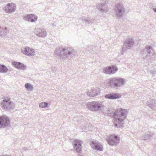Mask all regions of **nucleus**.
I'll use <instances>...</instances> for the list:
<instances>
[{"instance_id": "obj_1", "label": "nucleus", "mask_w": 156, "mask_h": 156, "mask_svg": "<svg viewBox=\"0 0 156 156\" xmlns=\"http://www.w3.org/2000/svg\"><path fill=\"white\" fill-rule=\"evenodd\" d=\"M126 111V109L122 108H118L115 111L114 109H109L107 112V114L109 116L115 118L116 122L121 123L122 125H120L121 126L123 125V119L127 116Z\"/></svg>"}, {"instance_id": "obj_2", "label": "nucleus", "mask_w": 156, "mask_h": 156, "mask_svg": "<svg viewBox=\"0 0 156 156\" xmlns=\"http://www.w3.org/2000/svg\"><path fill=\"white\" fill-rule=\"evenodd\" d=\"M55 55L59 56L63 61L70 59L74 54V50L71 48L60 47L55 52Z\"/></svg>"}, {"instance_id": "obj_3", "label": "nucleus", "mask_w": 156, "mask_h": 156, "mask_svg": "<svg viewBox=\"0 0 156 156\" xmlns=\"http://www.w3.org/2000/svg\"><path fill=\"white\" fill-rule=\"evenodd\" d=\"M125 83V79L123 78L113 77L109 80L108 83L111 87L118 89L122 86H123Z\"/></svg>"}, {"instance_id": "obj_4", "label": "nucleus", "mask_w": 156, "mask_h": 156, "mask_svg": "<svg viewBox=\"0 0 156 156\" xmlns=\"http://www.w3.org/2000/svg\"><path fill=\"white\" fill-rule=\"evenodd\" d=\"M115 12L117 18L119 19L122 18L125 13V9L122 3H119L115 4Z\"/></svg>"}, {"instance_id": "obj_5", "label": "nucleus", "mask_w": 156, "mask_h": 156, "mask_svg": "<svg viewBox=\"0 0 156 156\" xmlns=\"http://www.w3.org/2000/svg\"><path fill=\"white\" fill-rule=\"evenodd\" d=\"M87 108L93 111H97L101 110L102 105L101 102L91 101L88 103L87 105Z\"/></svg>"}, {"instance_id": "obj_6", "label": "nucleus", "mask_w": 156, "mask_h": 156, "mask_svg": "<svg viewBox=\"0 0 156 156\" xmlns=\"http://www.w3.org/2000/svg\"><path fill=\"white\" fill-rule=\"evenodd\" d=\"M2 99L3 100L1 103L2 108L7 110L13 108V102L9 101L10 98L9 97H4Z\"/></svg>"}, {"instance_id": "obj_7", "label": "nucleus", "mask_w": 156, "mask_h": 156, "mask_svg": "<svg viewBox=\"0 0 156 156\" xmlns=\"http://www.w3.org/2000/svg\"><path fill=\"white\" fill-rule=\"evenodd\" d=\"M108 144L112 146L116 145L119 142V138L115 135H110L107 139Z\"/></svg>"}, {"instance_id": "obj_8", "label": "nucleus", "mask_w": 156, "mask_h": 156, "mask_svg": "<svg viewBox=\"0 0 156 156\" xmlns=\"http://www.w3.org/2000/svg\"><path fill=\"white\" fill-rule=\"evenodd\" d=\"M134 44L133 40L132 38H129L126 40L124 42V45L122 50L123 52L126 51V49H129L133 46Z\"/></svg>"}, {"instance_id": "obj_9", "label": "nucleus", "mask_w": 156, "mask_h": 156, "mask_svg": "<svg viewBox=\"0 0 156 156\" xmlns=\"http://www.w3.org/2000/svg\"><path fill=\"white\" fill-rule=\"evenodd\" d=\"M82 144L83 142L80 140L76 139L73 141V148L77 152L80 153L82 151L81 145Z\"/></svg>"}, {"instance_id": "obj_10", "label": "nucleus", "mask_w": 156, "mask_h": 156, "mask_svg": "<svg viewBox=\"0 0 156 156\" xmlns=\"http://www.w3.org/2000/svg\"><path fill=\"white\" fill-rule=\"evenodd\" d=\"M9 123V119L8 117L3 115L0 117V128H4Z\"/></svg>"}, {"instance_id": "obj_11", "label": "nucleus", "mask_w": 156, "mask_h": 156, "mask_svg": "<svg viewBox=\"0 0 156 156\" xmlns=\"http://www.w3.org/2000/svg\"><path fill=\"white\" fill-rule=\"evenodd\" d=\"M118 70V68L116 66L112 65L104 68L103 72L106 74H113L115 73Z\"/></svg>"}, {"instance_id": "obj_12", "label": "nucleus", "mask_w": 156, "mask_h": 156, "mask_svg": "<svg viewBox=\"0 0 156 156\" xmlns=\"http://www.w3.org/2000/svg\"><path fill=\"white\" fill-rule=\"evenodd\" d=\"M16 8V5L14 3H8L6 5L4 6V11L7 13H11L14 12Z\"/></svg>"}, {"instance_id": "obj_13", "label": "nucleus", "mask_w": 156, "mask_h": 156, "mask_svg": "<svg viewBox=\"0 0 156 156\" xmlns=\"http://www.w3.org/2000/svg\"><path fill=\"white\" fill-rule=\"evenodd\" d=\"M22 52L27 56H32L35 55V50L27 47L21 49Z\"/></svg>"}, {"instance_id": "obj_14", "label": "nucleus", "mask_w": 156, "mask_h": 156, "mask_svg": "<svg viewBox=\"0 0 156 156\" xmlns=\"http://www.w3.org/2000/svg\"><path fill=\"white\" fill-rule=\"evenodd\" d=\"M34 33L37 36L42 37L46 36L47 34L45 29L43 28L35 29L34 30Z\"/></svg>"}, {"instance_id": "obj_15", "label": "nucleus", "mask_w": 156, "mask_h": 156, "mask_svg": "<svg viewBox=\"0 0 156 156\" xmlns=\"http://www.w3.org/2000/svg\"><path fill=\"white\" fill-rule=\"evenodd\" d=\"M23 19L25 20L33 22L37 20V17L34 14H29L23 16Z\"/></svg>"}, {"instance_id": "obj_16", "label": "nucleus", "mask_w": 156, "mask_h": 156, "mask_svg": "<svg viewBox=\"0 0 156 156\" xmlns=\"http://www.w3.org/2000/svg\"><path fill=\"white\" fill-rule=\"evenodd\" d=\"M152 47L151 46H147L145 47V48L142 51V54L144 55L145 53L147 52V54L146 55V56L144 57V59H146L147 57H150L151 56H153V51H151Z\"/></svg>"}, {"instance_id": "obj_17", "label": "nucleus", "mask_w": 156, "mask_h": 156, "mask_svg": "<svg viewBox=\"0 0 156 156\" xmlns=\"http://www.w3.org/2000/svg\"><path fill=\"white\" fill-rule=\"evenodd\" d=\"M91 146L92 148L95 150L99 151H102L103 150V146L101 144L98 142L92 141Z\"/></svg>"}, {"instance_id": "obj_18", "label": "nucleus", "mask_w": 156, "mask_h": 156, "mask_svg": "<svg viewBox=\"0 0 156 156\" xmlns=\"http://www.w3.org/2000/svg\"><path fill=\"white\" fill-rule=\"evenodd\" d=\"M100 89L96 87L94 89H92L90 92L87 93V95L90 97H94L98 95L100 93Z\"/></svg>"}, {"instance_id": "obj_19", "label": "nucleus", "mask_w": 156, "mask_h": 156, "mask_svg": "<svg viewBox=\"0 0 156 156\" xmlns=\"http://www.w3.org/2000/svg\"><path fill=\"white\" fill-rule=\"evenodd\" d=\"M121 95L117 93H111L105 95V97L107 99H114L120 98Z\"/></svg>"}, {"instance_id": "obj_20", "label": "nucleus", "mask_w": 156, "mask_h": 156, "mask_svg": "<svg viewBox=\"0 0 156 156\" xmlns=\"http://www.w3.org/2000/svg\"><path fill=\"white\" fill-rule=\"evenodd\" d=\"M12 65L18 69L24 70L26 69V66L21 62H12Z\"/></svg>"}, {"instance_id": "obj_21", "label": "nucleus", "mask_w": 156, "mask_h": 156, "mask_svg": "<svg viewBox=\"0 0 156 156\" xmlns=\"http://www.w3.org/2000/svg\"><path fill=\"white\" fill-rule=\"evenodd\" d=\"M107 5L105 3L99 4L97 5V8L101 12H106L108 10Z\"/></svg>"}, {"instance_id": "obj_22", "label": "nucleus", "mask_w": 156, "mask_h": 156, "mask_svg": "<svg viewBox=\"0 0 156 156\" xmlns=\"http://www.w3.org/2000/svg\"><path fill=\"white\" fill-rule=\"evenodd\" d=\"M79 20H81L83 22H87L88 24L91 25L92 23H96V20H93L89 17H82L80 18Z\"/></svg>"}, {"instance_id": "obj_23", "label": "nucleus", "mask_w": 156, "mask_h": 156, "mask_svg": "<svg viewBox=\"0 0 156 156\" xmlns=\"http://www.w3.org/2000/svg\"><path fill=\"white\" fill-rule=\"evenodd\" d=\"M147 105L151 109H154L156 108V101L152 99L150 101L147 102Z\"/></svg>"}, {"instance_id": "obj_24", "label": "nucleus", "mask_w": 156, "mask_h": 156, "mask_svg": "<svg viewBox=\"0 0 156 156\" xmlns=\"http://www.w3.org/2000/svg\"><path fill=\"white\" fill-rule=\"evenodd\" d=\"M8 70L7 68L5 65L0 64V73H6Z\"/></svg>"}, {"instance_id": "obj_25", "label": "nucleus", "mask_w": 156, "mask_h": 156, "mask_svg": "<svg viewBox=\"0 0 156 156\" xmlns=\"http://www.w3.org/2000/svg\"><path fill=\"white\" fill-rule=\"evenodd\" d=\"M7 28L5 27L4 29L0 27V35L2 36L6 35L7 34Z\"/></svg>"}, {"instance_id": "obj_26", "label": "nucleus", "mask_w": 156, "mask_h": 156, "mask_svg": "<svg viewBox=\"0 0 156 156\" xmlns=\"http://www.w3.org/2000/svg\"><path fill=\"white\" fill-rule=\"evenodd\" d=\"M25 86L29 91H32L33 90L34 88L33 86L28 83H26L25 85Z\"/></svg>"}, {"instance_id": "obj_27", "label": "nucleus", "mask_w": 156, "mask_h": 156, "mask_svg": "<svg viewBox=\"0 0 156 156\" xmlns=\"http://www.w3.org/2000/svg\"><path fill=\"white\" fill-rule=\"evenodd\" d=\"M48 103L47 102H42L39 104L40 107L45 108L47 107Z\"/></svg>"}, {"instance_id": "obj_28", "label": "nucleus", "mask_w": 156, "mask_h": 156, "mask_svg": "<svg viewBox=\"0 0 156 156\" xmlns=\"http://www.w3.org/2000/svg\"><path fill=\"white\" fill-rule=\"evenodd\" d=\"M151 137H152V136L150 135L146 134L142 138L144 140H146L148 139H151Z\"/></svg>"}, {"instance_id": "obj_29", "label": "nucleus", "mask_w": 156, "mask_h": 156, "mask_svg": "<svg viewBox=\"0 0 156 156\" xmlns=\"http://www.w3.org/2000/svg\"><path fill=\"white\" fill-rule=\"evenodd\" d=\"M92 48V46H91L87 47L86 48V52H88L90 51V50H91Z\"/></svg>"}, {"instance_id": "obj_30", "label": "nucleus", "mask_w": 156, "mask_h": 156, "mask_svg": "<svg viewBox=\"0 0 156 156\" xmlns=\"http://www.w3.org/2000/svg\"><path fill=\"white\" fill-rule=\"evenodd\" d=\"M150 73L152 75V76H154L155 74H156V70L155 69L151 70L149 71Z\"/></svg>"}, {"instance_id": "obj_31", "label": "nucleus", "mask_w": 156, "mask_h": 156, "mask_svg": "<svg viewBox=\"0 0 156 156\" xmlns=\"http://www.w3.org/2000/svg\"><path fill=\"white\" fill-rule=\"evenodd\" d=\"M123 122H124V121H123L122 123H123ZM118 123L119 124L118 125V124L116 123L114 124V125L115 127H120V126H121V127H122L123 126V124L122 125V126H121V125H122L121 123H119H119L118 122Z\"/></svg>"}, {"instance_id": "obj_32", "label": "nucleus", "mask_w": 156, "mask_h": 156, "mask_svg": "<svg viewBox=\"0 0 156 156\" xmlns=\"http://www.w3.org/2000/svg\"><path fill=\"white\" fill-rule=\"evenodd\" d=\"M153 11L155 12H156V8H153Z\"/></svg>"}, {"instance_id": "obj_33", "label": "nucleus", "mask_w": 156, "mask_h": 156, "mask_svg": "<svg viewBox=\"0 0 156 156\" xmlns=\"http://www.w3.org/2000/svg\"><path fill=\"white\" fill-rule=\"evenodd\" d=\"M0 156H11L10 155H8L7 154H5V155H0Z\"/></svg>"}]
</instances>
